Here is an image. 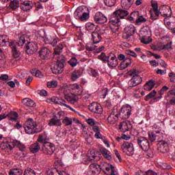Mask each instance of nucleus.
Returning a JSON list of instances; mask_svg holds the SVG:
<instances>
[{
    "mask_svg": "<svg viewBox=\"0 0 175 175\" xmlns=\"http://www.w3.org/2000/svg\"><path fill=\"white\" fill-rule=\"evenodd\" d=\"M135 0H122L121 6L122 9H119L113 12L112 17L109 21V25L111 31L113 32H117L120 29V25H121V19L124 18L129 14L128 12V9L131 8V6L133 5Z\"/></svg>",
    "mask_w": 175,
    "mask_h": 175,
    "instance_id": "f257e3e1",
    "label": "nucleus"
},
{
    "mask_svg": "<svg viewBox=\"0 0 175 175\" xmlns=\"http://www.w3.org/2000/svg\"><path fill=\"white\" fill-rule=\"evenodd\" d=\"M66 62L64 56H60L57 59L56 64L51 65V69L54 75H59L64 72V64Z\"/></svg>",
    "mask_w": 175,
    "mask_h": 175,
    "instance_id": "f03ea898",
    "label": "nucleus"
},
{
    "mask_svg": "<svg viewBox=\"0 0 175 175\" xmlns=\"http://www.w3.org/2000/svg\"><path fill=\"white\" fill-rule=\"evenodd\" d=\"M141 43L144 44H150L152 42L151 38V31L148 27H143L138 33Z\"/></svg>",
    "mask_w": 175,
    "mask_h": 175,
    "instance_id": "7ed1b4c3",
    "label": "nucleus"
},
{
    "mask_svg": "<svg viewBox=\"0 0 175 175\" xmlns=\"http://www.w3.org/2000/svg\"><path fill=\"white\" fill-rule=\"evenodd\" d=\"M129 76L131 77V80L129 81V87L130 88H133V87H136L139 85V84H142L143 79L139 75V71L132 70L129 72Z\"/></svg>",
    "mask_w": 175,
    "mask_h": 175,
    "instance_id": "20e7f679",
    "label": "nucleus"
},
{
    "mask_svg": "<svg viewBox=\"0 0 175 175\" xmlns=\"http://www.w3.org/2000/svg\"><path fill=\"white\" fill-rule=\"evenodd\" d=\"M1 147L2 148H8V150H13L14 147H17L20 151H25V149L27 148L25 144L16 139L2 144Z\"/></svg>",
    "mask_w": 175,
    "mask_h": 175,
    "instance_id": "39448f33",
    "label": "nucleus"
},
{
    "mask_svg": "<svg viewBox=\"0 0 175 175\" xmlns=\"http://www.w3.org/2000/svg\"><path fill=\"white\" fill-rule=\"evenodd\" d=\"M23 126L27 135H33V133H36V132H38L36 131L38 124H36V122L33 121V119L32 118L28 119L23 124Z\"/></svg>",
    "mask_w": 175,
    "mask_h": 175,
    "instance_id": "423d86ee",
    "label": "nucleus"
},
{
    "mask_svg": "<svg viewBox=\"0 0 175 175\" xmlns=\"http://www.w3.org/2000/svg\"><path fill=\"white\" fill-rule=\"evenodd\" d=\"M135 32H136V27L133 25H127L124 29L122 34V38L125 39V40H128V42H131L132 39L131 36L135 35Z\"/></svg>",
    "mask_w": 175,
    "mask_h": 175,
    "instance_id": "0eeeda50",
    "label": "nucleus"
},
{
    "mask_svg": "<svg viewBox=\"0 0 175 175\" xmlns=\"http://www.w3.org/2000/svg\"><path fill=\"white\" fill-rule=\"evenodd\" d=\"M132 115V107L130 105H123L119 112V116L122 120H128Z\"/></svg>",
    "mask_w": 175,
    "mask_h": 175,
    "instance_id": "6e6552de",
    "label": "nucleus"
},
{
    "mask_svg": "<svg viewBox=\"0 0 175 175\" xmlns=\"http://www.w3.org/2000/svg\"><path fill=\"white\" fill-rule=\"evenodd\" d=\"M120 148L122 152H124V154H126V155H128L129 157H132V155H133V154L135 153L133 149V144L131 142H124Z\"/></svg>",
    "mask_w": 175,
    "mask_h": 175,
    "instance_id": "1a4fd4ad",
    "label": "nucleus"
},
{
    "mask_svg": "<svg viewBox=\"0 0 175 175\" xmlns=\"http://www.w3.org/2000/svg\"><path fill=\"white\" fill-rule=\"evenodd\" d=\"M137 143L143 151H148L150 150V142H148V139L146 137H138Z\"/></svg>",
    "mask_w": 175,
    "mask_h": 175,
    "instance_id": "9d476101",
    "label": "nucleus"
},
{
    "mask_svg": "<svg viewBox=\"0 0 175 175\" xmlns=\"http://www.w3.org/2000/svg\"><path fill=\"white\" fill-rule=\"evenodd\" d=\"M42 149L43 154H45V155H53L54 151H55V146H54V144L49 143L42 145Z\"/></svg>",
    "mask_w": 175,
    "mask_h": 175,
    "instance_id": "9b49d317",
    "label": "nucleus"
},
{
    "mask_svg": "<svg viewBox=\"0 0 175 175\" xmlns=\"http://www.w3.org/2000/svg\"><path fill=\"white\" fill-rule=\"evenodd\" d=\"M94 19L96 24H105V23H107V18L100 12L95 14Z\"/></svg>",
    "mask_w": 175,
    "mask_h": 175,
    "instance_id": "f8f14e48",
    "label": "nucleus"
},
{
    "mask_svg": "<svg viewBox=\"0 0 175 175\" xmlns=\"http://www.w3.org/2000/svg\"><path fill=\"white\" fill-rule=\"evenodd\" d=\"M89 110L95 114H102V111H103L102 105L98 103H92L89 105Z\"/></svg>",
    "mask_w": 175,
    "mask_h": 175,
    "instance_id": "ddd939ff",
    "label": "nucleus"
},
{
    "mask_svg": "<svg viewBox=\"0 0 175 175\" xmlns=\"http://www.w3.org/2000/svg\"><path fill=\"white\" fill-rule=\"evenodd\" d=\"M101 169L103 170H105V173L108 175H117L116 172V170H114V167L112 165H110L107 163H104L102 165Z\"/></svg>",
    "mask_w": 175,
    "mask_h": 175,
    "instance_id": "4468645a",
    "label": "nucleus"
},
{
    "mask_svg": "<svg viewBox=\"0 0 175 175\" xmlns=\"http://www.w3.org/2000/svg\"><path fill=\"white\" fill-rule=\"evenodd\" d=\"M61 92H64V98L68 103H70L71 105H75L77 102V96L73 95V94H65L66 89L65 88H62L60 89Z\"/></svg>",
    "mask_w": 175,
    "mask_h": 175,
    "instance_id": "2eb2a0df",
    "label": "nucleus"
},
{
    "mask_svg": "<svg viewBox=\"0 0 175 175\" xmlns=\"http://www.w3.org/2000/svg\"><path fill=\"white\" fill-rule=\"evenodd\" d=\"M16 44H17V42H16V41H10L9 42V46L11 49L12 57H14V58H18L21 53H20V51L17 50V46H16Z\"/></svg>",
    "mask_w": 175,
    "mask_h": 175,
    "instance_id": "dca6fc26",
    "label": "nucleus"
},
{
    "mask_svg": "<svg viewBox=\"0 0 175 175\" xmlns=\"http://www.w3.org/2000/svg\"><path fill=\"white\" fill-rule=\"evenodd\" d=\"M157 150L158 151H160V152H162L163 154H165V152H167L169 150V145L167 144V142L165 141H161L157 140Z\"/></svg>",
    "mask_w": 175,
    "mask_h": 175,
    "instance_id": "f3484780",
    "label": "nucleus"
},
{
    "mask_svg": "<svg viewBox=\"0 0 175 175\" xmlns=\"http://www.w3.org/2000/svg\"><path fill=\"white\" fill-rule=\"evenodd\" d=\"M27 54H35L38 51V44L30 42L25 46Z\"/></svg>",
    "mask_w": 175,
    "mask_h": 175,
    "instance_id": "a211bd4d",
    "label": "nucleus"
},
{
    "mask_svg": "<svg viewBox=\"0 0 175 175\" xmlns=\"http://www.w3.org/2000/svg\"><path fill=\"white\" fill-rule=\"evenodd\" d=\"M130 129H132V123L129 121H123L119 124V131L124 133L128 132Z\"/></svg>",
    "mask_w": 175,
    "mask_h": 175,
    "instance_id": "6ab92c4d",
    "label": "nucleus"
},
{
    "mask_svg": "<svg viewBox=\"0 0 175 175\" xmlns=\"http://www.w3.org/2000/svg\"><path fill=\"white\" fill-rule=\"evenodd\" d=\"M108 66L111 68H116L118 65V59L116 55L111 53L108 56V59L107 60Z\"/></svg>",
    "mask_w": 175,
    "mask_h": 175,
    "instance_id": "aec40b11",
    "label": "nucleus"
},
{
    "mask_svg": "<svg viewBox=\"0 0 175 175\" xmlns=\"http://www.w3.org/2000/svg\"><path fill=\"white\" fill-rule=\"evenodd\" d=\"M62 122L65 126H70L73 122H75V124H79L80 121L78 119H76V118L65 116Z\"/></svg>",
    "mask_w": 175,
    "mask_h": 175,
    "instance_id": "412c9836",
    "label": "nucleus"
},
{
    "mask_svg": "<svg viewBox=\"0 0 175 175\" xmlns=\"http://www.w3.org/2000/svg\"><path fill=\"white\" fill-rule=\"evenodd\" d=\"M159 14H162L166 17H170L172 15V9H170V7L169 6L162 5L159 10Z\"/></svg>",
    "mask_w": 175,
    "mask_h": 175,
    "instance_id": "4be33fe9",
    "label": "nucleus"
},
{
    "mask_svg": "<svg viewBox=\"0 0 175 175\" xmlns=\"http://www.w3.org/2000/svg\"><path fill=\"white\" fill-rule=\"evenodd\" d=\"M33 8V3L31 1H23L21 4V9L23 12H29Z\"/></svg>",
    "mask_w": 175,
    "mask_h": 175,
    "instance_id": "5701e85b",
    "label": "nucleus"
},
{
    "mask_svg": "<svg viewBox=\"0 0 175 175\" xmlns=\"http://www.w3.org/2000/svg\"><path fill=\"white\" fill-rule=\"evenodd\" d=\"M105 32L100 31V33L96 31H93L92 33V38L93 40V44H96V43H99L100 40H102V36L100 35H103Z\"/></svg>",
    "mask_w": 175,
    "mask_h": 175,
    "instance_id": "b1692460",
    "label": "nucleus"
},
{
    "mask_svg": "<svg viewBox=\"0 0 175 175\" xmlns=\"http://www.w3.org/2000/svg\"><path fill=\"white\" fill-rule=\"evenodd\" d=\"M100 165L97 163H92L90 165V171L92 174H99L100 173Z\"/></svg>",
    "mask_w": 175,
    "mask_h": 175,
    "instance_id": "393cba45",
    "label": "nucleus"
},
{
    "mask_svg": "<svg viewBox=\"0 0 175 175\" xmlns=\"http://www.w3.org/2000/svg\"><path fill=\"white\" fill-rule=\"evenodd\" d=\"M64 49V46L62 44H59L54 49V58L58 59L59 57H64L63 55H60L62 53V50Z\"/></svg>",
    "mask_w": 175,
    "mask_h": 175,
    "instance_id": "a878e982",
    "label": "nucleus"
},
{
    "mask_svg": "<svg viewBox=\"0 0 175 175\" xmlns=\"http://www.w3.org/2000/svg\"><path fill=\"white\" fill-rule=\"evenodd\" d=\"M49 55H50V50L46 47L42 48L40 51V58H42V59H47Z\"/></svg>",
    "mask_w": 175,
    "mask_h": 175,
    "instance_id": "bb28decb",
    "label": "nucleus"
},
{
    "mask_svg": "<svg viewBox=\"0 0 175 175\" xmlns=\"http://www.w3.org/2000/svg\"><path fill=\"white\" fill-rule=\"evenodd\" d=\"M49 125H50V126H61V125H62V123L61 122V120L58 119V117H57V116H54V118L50 120Z\"/></svg>",
    "mask_w": 175,
    "mask_h": 175,
    "instance_id": "cd10ccee",
    "label": "nucleus"
},
{
    "mask_svg": "<svg viewBox=\"0 0 175 175\" xmlns=\"http://www.w3.org/2000/svg\"><path fill=\"white\" fill-rule=\"evenodd\" d=\"M70 91L76 94L77 95L80 94V91H81V88L77 83L71 84L69 86Z\"/></svg>",
    "mask_w": 175,
    "mask_h": 175,
    "instance_id": "c85d7f7f",
    "label": "nucleus"
},
{
    "mask_svg": "<svg viewBox=\"0 0 175 175\" xmlns=\"http://www.w3.org/2000/svg\"><path fill=\"white\" fill-rule=\"evenodd\" d=\"M83 12H84V9L83 7H79L74 12V17L76 20H80L81 18V16L83 14Z\"/></svg>",
    "mask_w": 175,
    "mask_h": 175,
    "instance_id": "c756f323",
    "label": "nucleus"
},
{
    "mask_svg": "<svg viewBox=\"0 0 175 175\" xmlns=\"http://www.w3.org/2000/svg\"><path fill=\"white\" fill-rule=\"evenodd\" d=\"M100 151L104 158L109 160L111 159V152H110V151H109L107 149L105 148H101Z\"/></svg>",
    "mask_w": 175,
    "mask_h": 175,
    "instance_id": "7c9ffc66",
    "label": "nucleus"
},
{
    "mask_svg": "<svg viewBox=\"0 0 175 175\" xmlns=\"http://www.w3.org/2000/svg\"><path fill=\"white\" fill-rule=\"evenodd\" d=\"M29 150L32 154H36L40 150V145H39V143L36 142L30 146Z\"/></svg>",
    "mask_w": 175,
    "mask_h": 175,
    "instance_id": "2f4dec72",
    "label": "nucleus"
},
{
    "mask_svg": "<svg viewBox=\"0 0 175 175\" xmlns=\"http://www.w3.org/2000/svg\"><path fill=\"white\" fill-rule=\"evenodd\" d=\"M22 103H23L25 106H28L29 107H35L36 106V103L28 98H24L22 101Z\"/></svg>",
    "mask_w": 175,
    "mask_h": 175,
    "instance_id": "473e14b6",
    "label": "nucleus"
},
{
    "mask_svg": "<svg viewBox=\"0 0 175 175\" xmlns=\"http://www.w3.org/2000/svg\"><path fill=\"white\" fill-rule=\"evenodd\" d=\"M168 90H169V88L167 86H163L159 91L160 96L155 97L153 99V102H158L161 100V99H162V95H163V94H165V92H166V91H167Z\"/></svg>",
    "mask_w": 175,
    "mask_h": 175,
    "instance_id": "72a5a7b5",
    "label": "nucleus"
},
{
    "mask_svg": "<svg viewBox=\"0 0 175 175\" xmlns=\"http://www.w3.org/2000/svg\"><path fill=\"white\" fill-rule=\"evenodd\" d=\"M37 142H38V143H41V144H42V146H44V144H47L50 142H49L48 139H47V135H46V134H41L40 135V136L38 137Z\"/></svg>",
    "mask_w": 175,
    "mask_h": 175,
    "instance_id": "f704fd0d",
    "label": "nucleus"
},
{
    "mask_svg": "<svg viewBox=\"0 0 175 175\" xmlns=\"http://www.w3.org/2000/svg\"><path fill=\"white\" fill-rule=\"evenodd\" d=\"M152 8L153 9V12L156 16V18H152L154 20H157L158 16H159V10H158V3L156 1H151Z\"/></svg>",
    "mask_w": 175,
    "mask_h": 175,
    "instance_id": "c9c22d12",
    "label": "nucleus"
},
{
    "mask_svg": "<svg viewBox=\"0 0 175 175\" xmlns=\"http://www.w3.org/2000/svg\"><path fill=\"white\" fill-rule=\"evenodd\" d=\"M87 50L89 51H94V50H96V53H100V51H103L105 50V46H101L98 48L96 45L92 44L90 46L87 47Z\"/></svg>",
    "mask_w": 175,
    "mask_h": 175,
    "instance_id": "e433bc0d",
    "label": "nucleus"
},
{
    "mask_svg": "<svg viewBox=\"0 0 175 175\" xmlns=\"http://www.w3.org/2000/svg\"><path fill=\"white\" fill-rule=\"evenodd\" d=\"M155 87V81L151 79L144 85L146 91H151Z\"/></svg>",
    "mask_w": 175,
    "mask_h": 175,
    "instance_id": "4c0bfd02",
    "label": "nucleus"
},
{
    "mask_svg": "<svg viewBox=\"0 0 175 175\" xmlns=\"http://www.w3.org/2000/svg\"><path fill=\"white\" fill-rule=\"evenodd\" d=\"M131 62L129 59H126L123 60L120 64V69L121 70H124V69H126V68H128V66L131 65Z\"/></svg>",
    "mask_w": 175,
    "mask_h": 175,
    "instance_id": "58836bf2",
    "label": "nucleus"
},
{
    "mask_svg": "<svg viewBox=\"0 0 175 175\" xmlns=\"http://www.w3.org/2000/svg\"><path fill=\"white\" fill-rule=\"evenodd\" d=\"M98 152H95L94 150H89L88 153V161H94L96 158V155Z\"/></svg>",
    "mask_w": 175,
    "mask_h": 175,
    "instance_id": "ea45409f",
    "label": "nucleus"
},
{
    "mask_svg": "<svg viewBox=\"0 0 175 175\" xmlns=\"http://www.w3.org/2000/svg\"><path fill=\"white\" fill-rule=\"evenodd\" d=\"M81 71L77 70H75L72 74H71V80L72 81H76V80H77V79H79V77H81Z\"/></svg>",
    "mask_w": 175,
    "mask_h": 175,
    "instance_id": "a19ab883",
    "label": "nucleus"
},
{
    "mask_svg": "<svg viewBox=\"0 0 175 175\" xmlns=\"http://www.w3.org/2000/svg\"><path fill=\"white\" fill-rule=\"evenodd\" d=\"M8 117L10 118V121H17V118H18V113L16 111H11L8 113Z\"/></svg>",
    "mask_w": 175,
    "mask_h": 175,
    "instance_id": "79ce46f5",
    "label": "nucleus"
},
{
    "mask_svg": "<svg viewBox=\"0 0 175 175\" xmlns=\"http://www.w3.org/2000/svg\"><path fill=\"white\" fill-rule=\"evenodd\" d=\"M10 8L12 10H16L18 8H20V1L18 0H14L10 3Z\"/></svg>",
    "mask_w": 175,
    "mask_h": 175,
    "instance_id": "37998d69",
    "label": "nucleus"
},
{
    "mask_svg": "<svg viewBox=\"0 0 175 175\" xmlns=\"http://www.w3.org/2000/svg\"><path fill=\"white\" fill-rule=\"evenodd\" d=\"M9 44V38L6 36H0V47H4L6 46V43Z\"/></svg>",
    "mask_w": 175,
    "mask_h": 175,
    "instance_id": "c03bdc74",
    "label": "nucleus"
},
{
    "mask_svg": "<svg viewBox=\"0 0 175 175\" xmlns=\"http://www.w3.org/2000/svg\"><path fill=\"white\" fill-rule=\"evenodd\" d=\"M85 29L89 32L92 33V32H94L95 29H96V27L94 23L89 22L85 24Z\"/></svg>",
    "mask_w": 175,
    "mask_h": 175,
    "instance_id": "a18cd8bd",
    "label": "nucleus"
},
{
    "mask_svg": "<svg viewBox=\"0 0 175 175\" xmlns=\"http://www.w3.org/2000/svg\"><path fill=\"white\" fill-rule=\"evenodd\" d=\"M165 25L172 31V33H175V23L165 21Z\"/></svg>",
    "mask_w": 175,
    "mask_h": 175,
    "instance_id": "49530a36",
    "label": "nucleus"
},
{
    "mask_svg": "<svg viewBox=\"0 0 175 175\" xmlns=\"http://www.w3.org/2000/svg\"><path fill=\"white\" fill-rule=\"evenodd\" d=\"M10 175H22L23 170L18 168H14L10 171Z\"/></svg>",
    "mask_w": 175,
    "mask_h": 175,
    "instance_id": "de8ad7c7",
    "label": "nucleus"
},
{
    "mask_svg": "<svg viewBox=\"0 0 175 175\" xmlns=\"http://www.w3.org/2000/svg\"><path fill=\"white\" fill-rule=\"evenodd\" d=\"M148 135L149 136V140L151 142V143H154V141L157 140V138L158 137V135L155 134V132L149 131Z\"/></svg>",
    "mask_w": 175,
    "mask_h": 175,
    "instance_id": "09e8293b",
    "label": "nucleus"
},
{
    "mask_svg": "<svg viewBox=\"0 0 175 175\" xmlns=\"http://www.w3.org/2000/svg\"><path fill=\"white\" fill-rule=\"evenodd\" d=\"M118 120V117L117 116H108L107 121L109 124H111V125H114L116 122Z\"/></svg>",
    "mask_w": 175,
    "mask_h": 175,
    "instance_id": "8fccbe9b",
    "label": "nucleus"
},
{
    "mask_svg": "<svg viewBox=\"0 0 175 175\" xmlns=\"http://www.w3.org/2000/svg\"><path fill=\"white\" fill-rule=\"evenodd\" d=\"M23 175H36V172L31 167H27L25 170Z\"/></svg>",
    "mask_w": 175,
    "mask_h": 175,
    "instance_id": "3c124183",
    "label": "nucleus"
},
{
    "mask_svg": "<svg viewBox=\"0 0 175 175\" xmlns=\"http://www.w3.org/2000/svg\"><path fill=\"white\" fill-rule=\"evenodd\" d=\"M16 43H17V44H18V46L19 47H21V46H24V44H25V35H22V36L19 38L18 42H16Z\"/></svg>",
    "mask_w": 175,
    "mask_h": 175,
    "instance_id": "603ef678",
    "label": "nucleus"
},
{
    "mask_svg": "<svg viewBox=\"0 0 175 175\" xmlns=\"http://www.w3.org/2000/svg\"><path fill=\"white\" fill-rule=\"evenodd\" d=\"M155 95H157V91L153 90L145 96L144 100L146 101L150 100V99L154 98Z\"/></svg>",
    "mask_w": 175,
    "mask_h": 175,
    "instance_id": "864d4df0",
    "label": "nucleus"
},
{
    "mask_svg": "<svg viewBox=\"0 0 175 175\" xmlns=\"http://www.w3.org/2000/svg\"><path fill=\"white\" fill-rule=\"evenodd\" d=\"M68 64L72 66V68H75L77 66V64H79V62H77V59L76 57H72L69 62Z\"/></svg>",
    "mask_w": 175,
    "mask_h": 175,
    "instance_id": "5fc2aeb1",
    "label": "nucleus"
},
{
    "mask_svg": "<svg viewBox=\"0 0 175 175\" xmlns=\"http://www.w3.org/2000/svg\"><path fill=\"white\" fill-rule=\"evenodd\" d=\"M58 85V82L57 81H52L51 82H47L46 86L48 88H55Z\"/></svg>",
    "mask_w": 175,
    "mask_h": 175,
    "instance_id": "6e6d98bb",
    "label": "nucleus"
},
{
    "mask_svg": "<svg viewBox=\"0 0 175 175\" xmlns=\"http://www.w3.org/2000/svg\"><path fill=\"white\" fill-rule=\"evenodd\" d=\"M88 18H90V14L83 11L82 12V15H81V18L79 20L81 21H87V20H88Z\"/></svg>",
    "mask_w": 175,
    "mask_h": 175,
    "instance_id": "4d7b16f0",
    "label": "nucleus"
},
{
    "mask_svg": "<svg viewBox=\"0 0 175 175\" xmlns=\"http://www.w3.org/2000/svg\"><path fill=\"white\" fill-rule=\"evenodd\" d=\"M89 75L90 76H92V77H95L96 79H98L99 78V72H98V71L96 70L92 69L89 72Z\"/></svg>",
    "mask_w": 175,
    "mask_h": 175,
    "instance_id": "13d9d810",
    "label": "nucleus"
},
{
    "mask_svg": "<svg viewBox=\"0 0 175 175\" xmlns=\"http://www.w3.org/2000/svg\"><path fill=\"white\" fill-rule=\"evenodd\" d=\"M159 165L161 169H163V170L172 169V166H170V165H168L166 163H159Z\"/></svg>",
    "mask_w": 175,
    "mask_h": 175,
    "instance_id": "bf43d9fd",
    "label": "nucleus"
},
{
    "mask_svg": "<svg viewBox=\"0 0 175 175\" xmlns=\"http://www.w3.org/2000/svg\"><path fill=\"white\" fill-rule=\"evenodd\" d=\"M56 117H57V119L59 120V121H61V120H64V118H65V112H64L63 111H59L57 113Z\"/></svg>",
    "mask_w": 175,
    "mask_h": 175,
    "instance_id": "052dcab7",
    "label": "nucleus"
},
{
    "mask_svg": "<svg viewBox=\"0 0 175 175\" xmlns=\"http://www.w3.org/2000/svg\"><path fill=\"white\" fill-rule=\"evenodd\" d=\"M57 105H60V106H65L66 107H69V105H66V101L62 98H57Z\"/></svg>",
    "mask_w": 175,
    "mask_h": 175,
    "instance_id": "680f3d73",
    "label": "nucleus"
},
{
    "mask_svg": "<svg viewBox=\"0 0 175 175\" xmlns=\"http://www.w3.org/2000/svg\"><path fill=\"white\" fill-rule=\"evenodd\" d=\"M49 175H61V170H59L57 168H53L50 171Z\"/></svg>",
    "mask_w": 175,
    "mask_h": 175,
    "instance_id": "e2e57ef3",
    "label": "nucleus"
},
{
    "mask_svg": "<svg viewBox=\"0 0 175 175\" xmlns=\"http://www.w3.org/2000/svg\"><path fill=\"white\" fill-rule=\"evenodd\" d=\"M98 59H101V61H104L106 62L107 59H109V56H106V54L105 53H102L100 55L98 56Z\"/></svg>",
    "mask_w": 175,
    "mask_h": 175,
    "instance_id": "0e129e2a",
    "label": "nucleus"
},
{
    "mask_svg": "<svg viewBox=\"0 0 175 175\" xmlns=\"http://www.w3.org/2000/svg\"><path fill=\"white\" fill-rule=\"evenodd\" d=\"M105 5L107 6H114V5H116V0H105L104 1Z\"/></svg>",
    "mask_w": 175,
    "mask_h": 175,
    "instance_id": "69168bd1",
    "label": "nucleus"
},
{
    "mask_svg": "<svg viewBox=\"0 0 175 175\" xmlns=\"http://www.w3.org/2000/svg\"><path fill=\"white\" fill-rule=\"evenodd\" d=\"M172 44H173V42H170L169 43L163 45V50H172Z\"/></svg>",
    "mask_w": 175,
    "mask_h": 175,
    "instance_id": "338daca9",
    "label": "nucleus"
},
{
    "mask_svg": "<svg viewBox=\"0 0 175 175\" xmlns=\"http://www.w3.org/2000/svg\"><path fill=\"white\" fill-rule=\"evenodd\" d=\"M169 77L171 83H175V73L174 72L169 73Z\"/></svg>",
    "mask_w": 175,
    "mask_h": 175,
    "instance_id": "774afa93",
    "label": "nucleus"
}]
</instances>
